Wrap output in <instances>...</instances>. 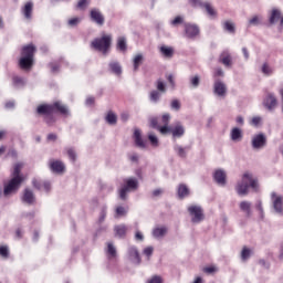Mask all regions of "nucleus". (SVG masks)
Segmentation results:
<instances>
[{
  "instance_id": "nucleus-1",
  "label": "nucleus",
  "mask_w": 283,
  "mask_h": 283,
  "mask_svg": "<svg viewBox=\"0 0 283 283\" xmlns=\"http://www.w3.org/2000/svg\"><path fill=\"white\" fill-rule=\"evenodd\" d=\"M249 189L260 191V182L251 172H244L241 180L237 184L235 191L239 196H249Z\"/></svg>"
},
{
  "instance_id": "nucleus-2",
  "label": "nucleus",
  "mask_w": 283,
  "mask_h": 283,
  "mask_svg": "<svg viewBox=\"0 0 283 283\" xmlns=\"http://www.w3.org/2000/svg\"><path fill=\"white\" fill-rule=\"evenodd\" d=\"M34 52H36V49L34 48V45L29 44L23 46L22 49V57L20 59V67L22 70H30V67H32L33 63H34Z\"/></svg>"
},
{
  "instance_id": "nucleus-3",
  "label": "nucleus",
  "mask_w": 283,
  "mask_h": 283,
  "mask_svg": "<svg viewBox=\"0 0 283 283\" xmlns=\"http://www.w3.org/2000/svg\"><path fill=\"white\" fill-rule=\"evenodd\" d=\"M54 112H60V114H67V107L61 102H55L53 105H40L38 106V114H44L45 120L50 124V115Z\"/></svg>"
},
{
  "instance_id": "nucleus-4",
  "label": "nucleus",
  "mask_w": 283,
  "mask_h": 283,
  "mask_svg": "<svg viewBox=\"0 0 283 283\" xmlns=\"http://www.w3.org/2000/svg\"><path fill=\"white\" fill-rule=\"evenodd\" d=\"M111 45H112L111 35H102V38H97L92 42V48H94L98 52H103V54H107V51L109 50Z\"/></svg>"
},
{
  "instance_id": "nucleus-5",
  "label": "nucleus",
  "mask_w": 283,
  "mask_h": 283,
  "mask_svg": "<svg viewBox=\"0 0 283 283\" xmlns=\"http://www.w3.org/2000/svg\"><path fill=\"white\" fill-rule=\"evenodd\" d=\"M124 182L125 186L119 190L120 200H127V193H129V191H136V189H138V179L136 178L125 179Z\"/></svg>"
},
{
  "instance_id": "nucleus-6",
  "label": "nucleus",
  "mask_w": 283,
  "mask_h": 283,
  "mask_svg": "<svg viewBox=\"0 0 283 283\" xmlns=\"http://www.w3.org/2000/svg\"><path fill=\"white\" fill-rule=\"evenodd\" d=\"M270 199L274 213H276L277 216H283V196L279 195L275 191H272L270 193Z\"/></svg>"
},
{
  "instance_id": "nucleus-7",
  "label": "nucleus",
  "mask_w": 283,
  "mask_h": 283,
  "mask_svg": "<svg viewBox=\"0 0 283 283\" xmlns=\"http://www.w3.org/2000/svg\"><path fill=\"white\" fill-rule=\"evenodd\" d=\"M21 181L19 177L11 178L10 181L4 185L3 196H12V193H17L21 187Z\"/></svg>"
},
{
  "instance_id": "nucleus-8",
  "label": "nucleus",
  "mask_w": 283,
  "mask_h": 283,
  "mask_svg": "<svg viewBox=\"0 0 283 283\" xmlns=\"http://www.w3.org/2000/svg\"><path fill=\"white\" fill-rule=\"evenodd\" d=\"M188 212L191 216V222L198 224L205 220V213L200 206H190L188 207Z\"/></svg>"
},
{
  "instance_id": "nucleus-9",
  "label": "nucleus",
  "mask_w": 283,
  "mask_h": 283,
  "mask_svg": "<svg viewBox=\"0 0 283 283\" xmlns=\"http://www.w3.org/2000/svg\"><path fill=\"white\" fill-rule=\"evenodd\" d=\"M252 149L260 150L266 147V135L259 133L252 136L251 139Z\"/></svg>"
},
{
  "instance_id": "nucleus-10",
  "label": "nucleus",
  "mask_w": 283,
  "mask_h": 283,
  "mask_svg": "<svg viewBox=\"0 0 283 283\" xmlns=\"http://www.w3.org/2000/svg\"><path fill=\"white\" fill-rule=\"evenodd\" d=\"M263 105L272 112L274 107H277V98L273 93H268L263 99Z\"/></svg>"
},
{
  "instance_id": "nucleus-11",
  "label": "nucleus",
  "mask_w": 283,
  "mask_h": 283,
  "mask_svg": "<svg viewBox=\"0 0 283 283\" xmlns=\"http://www.w3.org/2000/svg\"><path fill=\"white\" fill-rule=\"evenodd\" d=\"M213 92L217 96H221L223 98L227 96V84L220 80H217L213 85Z\"/></svg>"
},
{
  "instance_id": "nucleus-12",
  "label": "nucleus",
  "mask_w": 283,
  "mask_h": 283,
  "mask_svg": "<svg viewBox=\"0 0 283 283\" xmlns=\"http://www.w3.org/2000/svg\"><path fill=\"white\" fill-rule=\"evenodd\" d=\"M185 32L188 39H196L200 34V29L196 24H186Z\"/></svg>"
},
{
  "instance_id": "nucleus-13",
  "label": "nucleus",
  "mask_w": 283,
  "mask_h": 283,
  "mask_svg": "<svg viewBox=\"0 0 283 283\" xmlns=\"http://www.w3.org/2000/svg\"><path fill=\"white\" fill-rule=\"evenodd\" d=\"M213 179L217 185L224 187V185H227V172H224L222 169L216 170L213 174Z\"/></svg>"
},
{
  "instance_id": "nucleus-14",
  "label": "nucleus",
  "mask_w": 283,
  "mask_h": 283,
  "mask_svg": "<svg viewBox=\"0 0 283 283\" xmlns=\"http://www.w3.org/2000/svg\"><path fill=\"white\" fill-rule=\"evenodd\" d=\"M128 260H130L133 264H140V254L138 253V249H136V247L128 248Z\"/></svg>"
},
{
  "instance_id": "nucleus-15",
  "label": "nucleus",
  "mask_w": 283,
  "mask_h": 283,
  "mask_svg": "<svg viewBox=\"0 0 283 283\" xmlns=\"http://www.w3.org/2000/svg\"><path fill=\"white\" fill-rule=\"evenodd\" d=\"M22 202H24V205H34V202H36V198L34 197V192H32V190L30 189H24L23 196L21 198Z\"/></svg>"
},
{
  "instance_id": "nucleus-16",
  "label": "nucleus",
  "mask_w": 283,
  "mask_h": 283,
  "mask_svg": "<svg viewBox=\"0 0 283 283\" xmlns=\"http://www.w3.org/2000/svg\"><path fill=\"white\" fill-rule=\"evenodd\" d=\"M34 10V3H32V1H29L24 4V7L22 8V14L24 17V19H27V21H31L32 20V11Z\"/></svg>"
},
{
  "instance_id": "nucleus-17",
  "label": "nucleus",
  "mask_w": 283,
  "mask_h": 283,
  "mask_svg": "<svg viewBox=\"0 0 283 283\" xmlns=\"http://www.w3.org/2000/svg\"><path fill=\"white\" fill-rule=\"evenodd\" d=\"M277 21H281V25H283L282 11H280V9H272L271 15H270L271 25H273L274 23H277Z\"/></svg>"
},
{
  "instance_id": "nucleus-18",
  "label": "nucleus",
  "mask_w": 283,
  "mask_h": 283,
  "mask_svg": "<svg viewBox=\"0 0 283 283\" xmlns=\"http://www.w3.org/2000/svg\"><path fill=\"white\" fill-rule=\"evenodd\" d=\"M91 19L97 23V25H103V23H105V18L103 17V13L98 11V9H93L91 11Z\"/></svg>"
},
{
  "instance_id": "nucleus-19",
  "label": "nucleus",
  "mask_w": 283,
  "mask_h": 283,
  "mask_svg": "<svg viewBox=\"0 0 283 283\" xmlns=\"http://www.w3.org/2000/svg\"><path fill=\"white\" fill-rule=\"evenodd\" d=\"M50 169L53 170L55 174H63V171H65V164L59 160H51Z\"/></svg>"
},
{
  "instance_id": "nucleus-20",
  "label": "nucleus",
  "mask_w": 283,
  "mask_h": 283,
  "mask_svg": "<svg viewBox=\"0 0 283 283\" xmlns=\"http://www.w3.org/2000/svg\"><path fill=\"white\" fill-rule=\"evenodd\" d=\"M171 134L174 138H182L185 136V126L182 124L177 123L174 128H171Z\"/></svg>"
},
{
  "instance_id": "nucleus-21",
  "label": "nucleus",
  "mask_w": 283,
  "mask_h": 283,
  "mask_svg": "<svg viewBox=\"0 0 283 283\" xmlns=\"http://www.w3.org/2000/svg\"><path fill=\"white\" fill-rule=\"evenodd\" d=\"M230 138L233 140V143H240V140L243 138L242 129L239 127L232 128L230 132Z\"/></svg>"
},
{
  "instance_id": "nucleus-22",
  "label": "nucleus",
  "mask_w": 283,
  "mask_h": 283,
  "mask_svg": "<svg viewBox=\"0 0 283 283\" xmlns=\"http://www.w3.org/2000/svg\"><path fill=\"white\" fill-rule=\"evenodd\" d=\"M134 138H135V145H137L139 149H145V147H147V144H145V140H143V135L140 134V129H135Z\"/></svg>"
},
{
  "instance_id": "nucleus-23",
  "label": "nucleus",
  "mask_w": 283,
  "mask_h": 283,
  "mask_svg": "<svg viewBox=\"0 0 283 283\" xmlns=\"http://www.w3.org/2000/svg\"><path fill=\"white\" fill-rule=\"evenodd\" d=\"M159 52L164 59H172L174 57V48L172 46H167V45H161L159 48Z\"/></svg>"
},
{
  "instance_id": "nucleus-24",
  "label": "nucleus",
  "mask_w": 283,
  "mask_h": 283,
  "mask_svg": "<svg viewBox=\"0 0 283 283\" xmlns=\"http://www.w3.org/2000/svg\"><path fill=\"white\" fill-rule=\"evenodd\" d=\"M108 67L115 76H120V74H123V66H120V63L116 61L109 62Z\"/></svg>"
},
{
  "instance_id": "nucleus-25",
  "label": "nucleus",
  "mask_w": 283,
  "mask_h": 283,
  "mask_svg": "<svg viewBox=\"0 0 283 283\" xmlns=\"http://www.w3.org/2000/svg\"><path fill=\"white\" fill-rule=\"evenodd\" d=\"M222 28L229 34H235V23L231 20H226L222 22Z\"/></svg>"
},
{
  "instance_id": "nucleus-26",
  "label": "nucleus",
  "mask_w": 283,
  "mask_h": 283,
  "mask_svg": "<svg viewBox=\"0 0 283 283\" xmlns=\"http://www.w3.org/2000/svg\"><path fill=\"white\" fill-rule=\"evenodd\" d=\"M32 185H33V187H35V189H44V191H50V189H51V185L49 181L41 182L36 179H33Z\"/></svg>"
},
{
  "instance_id": "nucleus-27",
  "label": "nucleus",
  "mask_w": 283,
  "mask_h": 283,
  "mask_svg": "<svg viewBox=\"0 0 283 283\" xmlns=\"http://www.w3.org/2000/svg\"><path fill=\"white\" fill-rule=\"evenodd\" d=\"M116 238H125L127 233V227L125 224H119L114 227Z\"/></svg>"
},
{
  "instance_id": "nucleus-28",
  "label": "nucleus",
  "mask_w": 283,
  "mask_h": 283,
  "mask_svg": "<svg viewBox=\"0 0 283 283\" xmlns=\"http://www.w3.org/2000/svg\"><path fill=\"white\" fill-rule=\"evenodd\" d=\"M177 193H178V198L180 199L187 198V196H189V187H187V185L185 184L179 185L177 189Z\"/></svg>"
},
{
  "instance_id": "nucleus-29",
  "label": "nucleus",
  "mask_w": 283,
  "mask_h": 283,
  "mask_svg": "<svg viewBox=\"0 0 283 283\" xmlns=\"http://www.w3.org/2000/svg\"><path fill=\"white\" fill-rule=\"evenodd\" d=\"M154 238H165L167 235V227H157L153 230Z\"/></svg>"
},
{
  "instance_id": "nucleus-30",
  "label": "nucleus",
  "mask_w": 283,
  "mask_h": 283,
  "mask_svg": "<svg viewBox=\"0 0 283 283\" xmlns=\"http://www.w3.org/2000/svg\"><path fill=\"white\" fill-rule=\"evenodd\" d=\"M220 61L222 62L223 65H226V67H230V65H231V55L229 54V52L223 51L220 55Z\"/></svg>"
},
{
  "instance_id": "nucleus-31",
  "label": "nucleus",
  "mask_w": 283,
  "mask_h": 283,
  "mask_svg": "<svg viewBox=\"0 0 283 283\" xmlns=\"http://www.w3.org/2000/svg\"><path fill=\"white\" fill-rule=\"evenodd\" d=\"M23 168L22 164H17L13 168L12 178H18L20 181L23 182V176H21V169Z\"/></svg>"
},
{
  "instance_id": "nucleus-32",
  "label": "nucleus",
  "mask_w": 283,
  "mask_h": 283,
  "mask_svg": "<svg viewBox=\"0 0 283 283\" xmlns=\"http://www.w3.org/2000/svg\"><path fill=\"white\" fill-rule=\"evenodd\" d=\"M134 72H138L140 65H143V54H137L133 59Z\"/></svg>"
},
{
  "instance_id": "nucleus-33",
  "label": "nucleus",
  "mask_w": 283,
  "mask_h": 283,
  "mask_svg": "<svg viewBox=\"0 0 283 283\" xmlns=\"http://www.w3.org/2000/svg\"><path fill=\"white\" fill-rule=\"evenodd\" d=\"M239 207H240L241 211L247 213L248 217L251 216V202L241 201Z\"/></svg>"
},
{
  "instance_id": "nucleus-34",
  "label": "nucleus",
  "mask_w": 283,
  "mask_h": 283,
  "mask_svg": "<svg viewBox=\"0 0 283 283\" xmlns=\"http://www.w3.org/2000/svg\"><path fill=\"white\" fill-rule=\"evenodd\" d=\"M106 253L108 255V258H116L117 252H116V247H114V243L108 242L107 243V249H106Z\"/></svg>"
},
{
  "instance_id": "nucleus-35",
  "label": "nucleus",
  "mask_w": 283,
  "mask_h": 283,
  "mask_svg": "<svg viewBox=\"0 0 283 283\" xmlns=\"http://www.w3.org/2000/svg\"><path fill=\"white\" fill-rule=\"evenodd\" d=\"M117 48L120 52H126L127 50V40L125 38H118L117 40Z\"/></svg>"
},
{
  "instance_id": "nucleus-36",
  "label": "nucleus",
  "mask_w": 283,
  "mask_h": 283,
  "mask_svg": "<svg viewBox=\"0 0 283 283\" xmlns=\"http://www.w3.org/2000/svg\"><path fill=\"white\" fill-rule=\"evenodd\" d=\"M160 96H163V93L159 91H151L149 94L150 102L158 103V101H160Z\"/></svg>"
},
{
  "instance_id": "nucleus-37",
  "label": "nucleus",
  "mask_w": 283,
  "mask_h": 283,
  "mask_svg": "<svg viewBox=\"0 0 283 283\" xmlns=\"http://www.w3.org/2000/svg\"><path fill=\"white\" fill-rule=\"evenodd\" d=\"M175 151L179 156V158H187V149L180 145L175 146Z\"/></svg>"
},
{
  "instance_id": "nucleus-38",
  "label": "nucleus",
  "mask_w": 283,
  "mask_h": 283,
  "mask_svg": "<svg viewBox=\"0 0 283 283\" xmlns=\"http://www.w3.org/2000/svg\"><path fill=\"white\" fill-rule=\"evenodd\" d=\"M209 17H216V9L209 2H205L203 7Z\"/></svg>"
},
{
  "instance_id": "nucleus-39",
  "label": "nucleus",
  "mask_w": 283,
  "mask_h": 283,
  "mask_svg": "<svg viewBox=\"0 0 283 283\" xmlns=\"http://www.w3.org/2000/svg\"><path fill=\"white\" fill-rule=\"evenodd\" d=\"M116 120H117L116 114H114L113 112H109L106 115V123H108V125H116Z\"/></svg>"
},
{
  "instance_id": "nucleus-40",
  "label": "nucleus",
  "mask_w": 283,
  "mask_h": 283,
  "mask_svg": "<svg viewBox=\"0 0 283 283\" xmlns=\"http://www.w3.org/2000/svg\"><path fill=\"white\" fill-rule=\"evenodd\" d=\"M261 72L265 74V76H271V74H273V69L268 63H264L261 67Z\"/></svg>"
},
{
  "instance_id": "nucleus-41",
  "label": "nucleus",
  "mask_w": 283,
  "mask_h": 283,
  "mask_svg": "<svg viewBox=\"0 0 283 283\" xmlns=\"http://www.w3.org/2000/svg\"><path fill=\"white\" fill-rule=\"evenodd\" d=\"M115 213H116L115 218H120L123 216H127V208L119 206L116 208Z\"/></svg>"
},
{
  "instance_id": "nucleus-42",
  "label": "nucleus",
  "mask_w": 283,
  "mask_h": 283,
  "mask_svg": "<svg viewBox=\"0 0 283 283\" xmlns=\"http://www.w3.org/2000/svg\"><path fill=\"white\" fill-rule=\"evenodd\" d=\"M13 85L15 87H23V85H25V80L19 76H14L13 77Z\"/></svg>"
},
{
  "instance_id": "nucleus-43",
  "label": "nucleus",
  "mask_w": 283,
  "mask_h": 283,
  "mask_svg": "<svg viewBox=\"0 0 283 283\" xmlns=\"http://www.w3.org/2000/svg\"><path fill=\"white\" fill-rule=\"evenodd\" d=\"M190 85L193 88L199 87V85H200V75H195V76L190 77Z\"/></svg>"
},
{
  "instance_id": "nucleus-44",
  "label": "nucleus",
  "mask_w": 283,
  "mask_h": 283,
  "mask_svg": "<svg viewBox=\"0 0 283 283\" xmlns=\"http://www.w3.org/2000/svg\"><path fill=\"white\" fill-rule=\"evenodd\" d=\"M157 92L165 94L167 92V86L165 85V82L161 80L157 81Z\"/></svg>"
},
{
  "instance_id": "nucleus-45",
  "label": "nucleus",
  "mask_w": 283,
  "mask_h": 283,
  "mask_svg": "<svg viewBox=\"0 0 283 283\" xmlns=\"http://www.w3.org/2000/svg\"><path fill=\"white\" fill-rule=\"evenodd\" d=\"M262 23V18L260 15H254L249 20V25H260Z\"/></svg>"
},
{
  "instance_id": "nucleus-46",
  "label": "nucleus",
  "mask_w": 283,
  "mask_h": 283,
  "mask_svg": "<svg viewBox=\"0 0 283 283\" xmlns=\"http://www.w3.org/2000/svg\"><path fill=\"white\" fill-rule=\"evenodd\" d=\"M148 140L150 142L153 147H158V137L153 133L148 134Z\"/></svg>"
},
{
  "instance_id": "nucleus-47",
  "label": "nucleus",
  "mask_w": 283,
  "mask_h": 283,
  "mask_svg": "<svg viewBox=\"0 0 283 283\" xmlns=\"http://www.w3.org/2000/svg\"><path fill=\"white\" fill-rule=\"evenodd\" d=\"M88 6H90V0H80V1L77 2L76 8H77L78 10H85V8H87Z\"/></svg>"
},
{
  "instance_id": "nucleus-48",
  "label": "nucleus",
  "mask_w": 283,
  "mask_h": 283,
  "mask_svg": "<svg viewBox=\"0 0 283 283\" xmlns=\"http://www.w3.org/2000/svg\"><path fill=\"white\" fill-rule=\"evenodd\" d=\"M249 258H251V250L243 248L241 251V260H249Z\"/></svg>"
},
{
  "instance_id": "nucleus-49",
  "label": "nucleus",
  "mask_w": 283,
  "mask_h": 283,
  "mask_svg": "<svg viewBox=\"0 0 283 283\" xmlns=\"http://www.w3.org/2000/svg\"><path fill=\"white\" fill-rule=\"evenodd\" d=\"M190 6H192V8H203L205 2H202V0H189Z\"/></svg>"
},
{
  "instance_id": "nucleus-50",
  "label": "nucleus",
  "mask_w": 283,
  "mask_h": 283,
  "mask_svg": "<svg viewBox=\"0 0 283 283\" xmlns=\"http://www.w3.org/2000/svg\"><path fill=\"white\" fill-rule=\"evenodd\" d=\"M143 253L144 255H146L147 260H149V258L154 255V247H147L146 249H144Z\"/></svg>"
},
{
  "instance_id": "nucleus-51",
  "label": "nucleus",
  "mask_w": 283,
  "mask_h": 283,
  "mask_svg": "<svg viewBox=\"0 0 283 283\" xmlns=\"http://www.w3.org/2000/svg\"><path fill=\"white\" fill-rule=\"evenodd\" d=\"M0 255L2 258H8V255H10V250H8L7 245H1L0 247Z\"/></svg>"
},
{
  "instance_id": "nucleus-52",
  "label": "nucleus",
  "mask_w": 283,
  "mask_h": 283,
  "mask_svg": "<svg viewBox=\"0 0 283 283\" xmlns=\"http://www.w3.org/2000/svg\"><path fill=\"white\" fill-rule=\"evenodd\" d=\"M160 134H171V127H169V125L164 124V126L158 127Z\"/></svg>"
},
{
  "instance_id": "nucleus-53",
  "label": "nucleus",
  "mask_w": 283,
  "mask_h": 283,
  "mask_svg": "<svg viewBox=\"0 0 283 283\" xmlns=\"http://www.w3.org/2000/svg\"><path fill=\"white\" fill-rule=\"evenodd\" d=\"M147 283H163V276L154 275L147 281Z\"/></svg>"
},
{
  "instance_id": "nucleus-54",
  "label": "nucleus",
  "mask_w": 283,
  "mask_h": 283,
  "mask_svg": "<svg viewBox=\"0 0 283 283\" xmlns=\"http://www.w3.org/2000/svg\"><path fill=\"white\" fill-rule=\"evenodd\" d=\"M171 109H175V112H178L180 109V102L178 99H174L170 104Z\"/></svg>"
},
{
  "instance_id": "nucleus-55",
  "label": "nucleus",
  "mask_w": 283,
  "mask_h": 283,
  "mask_svg": "<svg viewBox=\"0 0 283 283\" xmlns=\"http://www.w3.org/2000/svg\"><path fill=\"white\" fill-rule=\"evenodd\" d=\"M185 21V19L180 15H177L170 23L171 25H180V23H182Z\"/></svg>"
},
{
  "instance_id": "nucleus-56",
  "label": "nucleus",
  "mask_w": 283,
  "mask_h": 283,
  "mask_svg": "<svg viewBox=\"0 0 283 283\" xmlns=\"http://www.w3.org/2000/svg\"><path fill=\"white\" fill-rule=\"evenodd\" d=\"M67 154H69V158H70L73 163H75V161H76V151H74V149H72V148H69V149H67Z\"/></svg>"
},
{
  "instance_id": "nucleus-57",
  "label": "nucleus",
  "mask_w": 283,
  "mask_h": 283,
  "mask_svg": "<svg viewBox=\"0 0 283 283\" xmlns=\"http://www.w3.org/2000/svg\"><path fill=\"white\" fill-rule=\"evenodd\" d=\"M161 120L164 125H169V120H171V115H169V113L164 114Z\"/></svg>"
},
{
  "instance_id": "nucleus-58",
  "label": "nucleus",
  "mask_w": 283,
  "mask_h": 283,
  "mask_svg": "<svg viewBox=\"0 0 283 283\" xmlns=\"http://www.w3.org/2000/svg\"><path fill=\"white\" fill-rule=\"evenodd\" d=\"M78 23H81V20L78 18H73L69 20V25H71V28H74V25H78Z\"/></svg>"
},
{
  "instance_id": "nucleus-59",
  "label": "nucleus",
  "mask_w": 283,
  "mask_h": 283,
  "mask_svg": "<svg viewBox=\"0 0 283 283\" xmlns=\"http://www.w3.org/2000/svg\"><path fill=\"white\" fill-rule=\"evenodd\" d=\"M106 216H107V208H103L102 212H101V216H99V222H104Z\"/></svg>"
},
{
  "instance_id": "nucleus-60",
  "label": "nucleus",
  "mask_w": 283,
  "mask_h": 283,
  "mask_svg": "<svg viewBox=\"0 0 283 283\" xmlns=\"http://www.w3.org/2000/svg\"><path fill=\"white\" fill-rule=\"evenodd\" d=\"M150 126L154 128V129H158V118L156 117H151L150 118Z\"/></svg>"
},
{
  "instance_id": "nucleus-61",
  "label": "nucleus",
  "mask_w": 283,
  "mask_h": 283,
  "mask_svg": "<svg viewBox=\"0 0 283 283\" xmlns=\"http://www.w3.org/2000/svg\"><path fill=\"white\" fill-rule=\"evenodd\" d=\"M262 123V117H253L251 124L258 127V124Z\"/></svg>"
},
{
  "instance_id": "nucleus-62",
  "label": "nucleus",
  "mask_w": 283,
  "mask_h": 283,
  "mask_svg": "<svg viewBox=\"0 0 283 283\" xmlns=\"http://www.w3.org/2000/svg\"><path fill=\"white\" fill-rule=\"evenodd\" d=\"M216 271V266H208L203 269L205 273H214Z\"/></svg>"
},
{
  "instance_id": "nucleus-63",
  "label": "nucleus",
  "mask_w": 283,
  "mask_h": 283,
  "mask_svg": "<svg viewBox=\"0 0 283 283\" xmlns=\"http://www.w3.org/2000/svg\"><path fill=\"white\" fill-rule=\"evenodd\" d=\"M144 239H145V237L143 235V233L137 231L135 234V240H139L140 242H143Z\"/></svg>"
},
{
  "instance_id": "nucleus-64",
  "label": "nucleus",
  "mask_w": 283,
  "mask_h": 283,
  "mask_svg": "<svg viewBox=\"0 0 283 283\" xmlns=\"http://www.w3.org/2000/svg\"><path fill=\"white\" fill-rule=\"evenodd\" d=\"M168 82L170 83L171 87H176V81H174V75H168Z\"/></svg>"
}]
</instances>
